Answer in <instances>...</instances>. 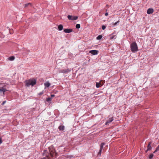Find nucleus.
Segmentation results:
<instances>
[{
    "instance_id": "f3484780",
    "label": "nucleus",
    "mask_w": 159,
    "mask_h": 159,
    "mask_svg": "<svg viewBox=\"0 0 159 159\" xmlns=\"http://www.w3.org/2000/svg\"><path fill=\"white\" fill-rule=\"evenodd\" d=\"M105 144V143H102L100 145V149L102 150L103 148V146Z\"/></svg>"
},
{
    "instance_id": "f257e3e1",
    "label": "nucleus",
    "mask_w": 159,
    "mask_h": 159,
    "mask_svg": "<svg viewBox=\"0 0 159 159\" xmlns=\"http://www.w3.org/2000/svg\"><path fill=\"white\" fill-rule=\"evenodd\" d=\"M49 152L47 150H44L43 153V156H45L48 159H51L49 156L50 155L51 158H53L57 157V153L56 152L55 149L52 146H50L48 148Z\"/></svg>"
},
{
    "instance_id": "0eeeda50",
    "label": "nucleus",
    "mask_w": 159,
    "mask_h": 159,
    "mask_svg": "<svg viewBox=\"0 0 159 159\" xmlns=\"http://www.w3.org/2000/svg\"><path fill=\"white\" fill-rule=\"evenodd\" d=\"M154 11L153 9L152 8H149L147 11V13L148 14H152Z\"/></svg>"
},
{
    "instance_id": "c756f323",
    "label": "nucleus",
    "mask_w": 159,
    "mask_h": 159,
    "mask_svg": "<svg viewBox=\"0 0 159 159\" xmlns=\"http://www.w3.org/2000/svg\"><path fill=\"white\" fill-rule=\"evenodd\" d=\"M6 101H3L2 104V105H3L6 103Z\"/></svg>"
},
{
    "instance_id": "6e6552de",
    "label": "nucleus",
    "mask_w": 159,
    "mask_h": 159,
    "mask_svg": "<svg viewBox=\"0 0 159 159\" xmlns=\"http://www.w3.org/2000/svg\"><path fill=\"white\" fill-rule=\"evenodd\" d=\"M151 142H149L148 143V147H147V150L146 151V152H147L148 151L150 150H151L152 149V147L151 146Z\"/></svg>"
},
{
    "instance_id": "cd10ccee",
    "label": "nucleus",
    "mask_w": 159,
    "mask_h": 159,
    "mask_svg": "<svg viewBox=\"0 0 159 159\" xmlns=\"http://www.w3.org/2000/svg\"><path fill=\"white\" fill-rule=\"evenodd\" d=\"M43 93V91H42L40 92L39 93V96H41L42 95Z\"/></svg>"
},
{
    "instance_id": "f8f14e48",
    "label": "nucleus",
    "mask_w": 159,
    "mask_h": 159,
    "mask_svg": "<svg viewBox=\"0 0 159 159\" xmlns=\"http://www.w3.org/2000/svg\"><path fill=\"white\" fill-rule=\"evenodd\" d=\"M58 129L60 131L64 130L65 129V126L64 125H60L59 126Z\"/></svg>"
},
{
    "instance_id": "393cba45",
    "label": "nucleus",
    "mask_w": 159,
    "mask_h": 159,
    "mask_svg": "<svg viewBox=\"0 0 159 159\" xmlns=\"http://www.w3.org/2000/svg\"><path fill=\"white\" fill-rule=\"evenodd\" d=\"M29 5H31V4L30 3H28L26 4H25L24 6V7H27Z\"/></svg>"
},
{
    "instance_id": "4468645a",
    "label": "nucleus",
    "mask_w": 159,
    "mask_h": 159,
    "mask_svg": "<svg viewBox=\"0 0 159 159\" xmlns=\"http://www.w3.org/2000/svg\"><path fill=\"white\" fill-rule=\"evenodd\" d=\"M63 26L62 25H60L58 27V28L59 31H61L62 30Z\"/></svg>"
},
{
    "instance_id": "7ed1b4c3",
    "label": "nucleus",
    "mask_w": 159,
    "mask_h": 159,
    "mask_svg": "<svg viewBox=\"0 0 159 159\" xmlns=\"http://www.w3.org/2000/svg\"><path fill=\"white\" fill-rule=\"evenodd\" d=\"M67 18L69 20H76L78 19V16L68 15L67 16Z\"/></svg>"
},
{
    "instance_id": "2f4dec72",
    "label": "nucleus",
    "mask_w": 159,
    "mask_h": 159,
    "mask_svg": "<svg viewBox=\"0 0 159 159\" xmlns=\"http://www.w3.org/2000/svg\"><path fill=\"white\" fill-rule=\"evenodd\" d=\"M55 97V95L54 94H52L51 95V97L52 98H53Z\"/></svg>"
},
{
    "instance_id": "b1692460",
    "label": "nucleus",
    "mask_w": 159,
    "mask_h": 159,
    "mask_svg": "<svg viewBox=\"0 0 159 159\" xmlns=\"http://www.w3.org/2000/svg\"><path fill=\"white\" fill-rule=\"evenodd\" d=\"M102 150L100 149L99 152L98 153V156H100L101 154Z\"/></svg>"
},
{
    "instance_id": "a211bd4d",
    "label": "nucleus",
    "mask_w": 159,
    "mask_h": 159,
    "mask_svg": "<svg viewBox=\"0 0 159 159\" xmlns=\"http://www.w3.org/2000/svg\"><path fill=\"white\" fill-rule=\"evenodd\" d=\"M159 151V145L157 146V147L156 149L155 150V151L153 152V153H155Z\"/></svg>"
},
{
    "instance_id": "4be33fe9",
    "label": "nucleus",
    "mask_w": 159,
    "mask_h": 159,
    "mask_svg": "<svg viewBox=\"0 0 159 159\" xmlns=\"http://www.w3.org/2000/svg\"><path fill=\"white\" fill-rule=\"evenodd\" d=\"M100 84L99 83H96V87L97 88H98L100 87Z\"/></svg>"
},
{
    "instance_id": "9b49d317",
    "label": "nucleus",
    "mask_w": 159,
    "mask_h": 159,
    "mask_svg": "<svg viewBox=\"0 0 159 159\" xmlns=\"http://www.w3.org/2000/svg\"><path fill=\"white\" fill-rule=\"evenodd\" d=\"M25 85L27 87H29L31 85L30 80L25 81Z\"/></svg>"
},
{
    "instance_id": "5701e85b",
    "label": "nucleus",
    "mask_w": 159,
    "mask_h": 159,
    "mask_svg": "<svg viewBox=\"0 0 159 159\" xmlns=\"http://www.w3.org/2000/svg\"><path fill=\"white\" fill-rule=\"evenodd\" d=\"M75 27L77 29H79L80 27V24H77L76 25Z\"/></svg>"
},
{
    "instance_id": "f704fd0d",
    "label": "nucleus",
    "mask_w": 159,
    "mask_h": 159,
    "mask_svg": "<svg viewBox=\"0 0 159 159\" xmlns=\"http://www.w3.org/2000/svg\"><path fill=\"white\" fill-rule=\"evenodd\" d=\"M106 7H109V6L108 5H106Z\"/></svg>"
},
{
    "instance_id": "412c9836",
    "label": "nucleus",
    "mask_w": 159,
    "mask_h": 159,
    "mask_svg": "<svg viewBox=\"0 0 159 159\" xmlns=\"http://www.w3.org/2000/svg\"><path fill=\"white\" fill-rule=\"evenodd\" d=\"M154 155L153 154H151L149 155L148 159H152Z\"/></svg>"
},
{
    "instance_id": "7c9ffc66",
    "label": "nucleus",
    "mask_w": 159,
    "mask_h": 159,
    "mask_svg": "<svg viewBox=\"0 0 159 159\" xmlns=\"http://www.w3.org/2000/svg\"><path fill=\"white\" fill-rule=\"evenodd\" d=\"M2 143V141L1 138H0V144H1Z\"/></svg>"
},
{
    "instance_id": "9d476101",
    "label": "nucleus",
    "mask_w": 159,
    "mask_h": 159,
    "mask_svg": "<svg viewBox=\"0 0 159 159\" xmlns=\"http://www.w3.org/2000/svg\"><path fill=\"white\" fill-rule=\"evenodd\" d=\"M64 31L66 33H70L72 32L73 30L72 29H65Z\"/></svg>"
},
{
    "instance_id": "72a5a7b5",
    "label": "nucleus",
    "mask_w": 159,
    "mask_h": 159,
    "mask_svg": "<svg viewBox=\"0 0 159 159\" xmlns=\"http://www.w3.org/2000/svg\"><path fill=\"white\" fill-rule=\"evenodd\" d=\"M40 159H46V158L45 157H44L42 158H41Z\"/></svg>"
},
{
    "instance_id": "c85d7f7f",
    "label": "nucleus",
    "mask_w": 159,
    "mask_h": 159,
    "mask_svg": "<svg viewBox=\"0 0 159 159\" xmlns=\"http://www.w3.org/2000/svg\"><path fill=\"white\" fill-rule=\"evenodd\" d=\"M106 28V27L104 25H102V29L103 30H105Z\"/></svg>"
},
{
    "instance_id": "a878e982",
    "label": "nucleus",
    "mask_w": 159,
    "mask_h": 159,
    "mask_svg": "<svg viewBox=\"0 0 159 159\" xmlns=\"http://www.w3.org/2000/svg\"><path fill=\"white\" fill-rule=\"evenodd\" d=\"M119 21H117L116 22L113 23V25L114 26L116 25H117L119 23Z\"/></svg>"
},
{
    "instance_id": "f03ea898",
    "label": "nucleus",
    "mask_w": 159,
    "mask_h": 159,
    "mask_svg": "<svg viewBox=\"0 0 159 159\" xmlns=\"http://www.w3.org/2000/svg\"><path fill=\"white\" fill-rule=\"evenodd\" d=\"M131 51L134 52H135L138 51V47L136 43L134 42L132 43L130 46Z\"/></svg>"
},
{
    "instance_id": "39448f33",
    "label": "nucleus",
    "mask_w": 159,
    "mask_h": 159,
    "mask_svg": "<svg viewBox=\"0 0 159 159\" xmlns=\"http://www.w3.org/2000/svg\"><path fill=\"white\" fill-rule=\"evenodd\" d=\"M113 120L114 118L113 117L109 118L108 120H107L105 124V125H109V124L111 123Z\"/></svg>"
},
{
    "instance_id": "20e7f679",
    "label": "nucleus",
    "mask_w": 159,
    "mask_h": 159,
    "mask_svg": "<svg viewBox=\"0 0 159 159\" xmlns=\"http://www.w3.org/2000/svg\"><path fill=\"white\" fill-rule=\"evenodd\" d=\"M71 71V70L67 69H61L59 70V73H63L66 74L68 73Z\"/></svg>"
},
{
    "instance_id": "aec40b11",
    "label": "nucleus",
    "mask_w": 159,
    "mask_h": 159,
    "mask_svg": "<svg viewBox=\"0 0 159 159\" xmlns=\"http://www.w3.org/2000/svg\"><path fill=\"white\" fill-rule=\"evenodd\" d=\"M9 59L10 61H13L15 59V57L13 56L9 58Z\"/></svg>"
},
{
    "instance_id": "423d86ee",
    "label": "nucleus",
    "mask_w": 159,
    "mask_h": 159,
    "mask_svg": "<svg viewBox=\"0 0 159 159\" xmlns=\"http://www.w3.org/2000/svg\"><path fill=\"white\" fill-rule=\"evenodd\" d=\"M98 51L96 50H92L90 51L89 53L93 55H96L98 54Z\"/></svg>"
},
{
    "instance_id": "2eb2a0df",
    "label": "nucleus",
    "mask_w": 159,
    "mask_h": 159,
    "mask_svg": "<svg viewBox=\"0 0 159 159\" xmlns=\"http://www.w3.org/2000/svg\"><path fill=\"white\" fill-rule=\"evenodd\" d=\"M50 85V84L48 82H46L44 83V86L45 87H49Z\"/></svg>"
},
{
    "instance_id": "ddd939ff",
    "label": "nucleus",
    "mask_w": 159,
    "mask_h": 159,
    "mask_svg": "<svg viewBox=\"0 0 159 159\" xmlns=\"http://www.w3.org/2000/svg\"><path fill=\"white\" fill-rule=\"evenodd\" d=\"M7 91L6 89L3 87H2L0 88V92H3V94H4V93L5 92Z\"/></svg>"
},
{
    "instance_id": "bb28decb",
    "label": "nucleus",
    "mask_w": 159,
    "mask_h": 159,
    "mask_svg": "<svg viewBox=\"0 0 159 159\" xmlns=\"http://www.w3.org/2000/svg\"><path fill=\"white\" fill-rule=\"evenodd\" d=\"M52 99L50 98H48L46 99V101L47 102H50L51 100Z\"/></svg>"
},
{
    "instance_id": "1a4fd4ad",
    "label": "nucleus",
    "mask_w": 159,
    "mask_h": 159,
    "mask_svg": "<svg viewBox=\"0 0 159 159\" xmlns=\"http://www.w3.org/2000/svg\"><path fill=\"white\" fill-rule=\"evenodd\" d=\"M31 85L33 86L36 84V80L35 79L30 80Z\"/></svg>"
},
{
    "instance_id": "473e14b6",
    "label": "nucleus",
    "mask_w": 159,
    "mask_h": 159,
    "mask_svg": "<svg viewBox=\"0 0 159 159\" xmlns=\"http://www.w3.org/2000/svg\"><path fill=\"white\" fill-rule=\"evenodd\" d=\"M105 15L106 16H108V13H107V12H106V13H105Z\"/></svg>"
},
{
    "instance_id": "6ab92c4d",
    "label": "nucleus",
    "mask_w": 159,
    "mask_h": 159,
    "mask_svg": "<svg viewBox=\"0 0 159 159\" xmlns=\"http://www.w3.org/2000/svg\"><path fill=\"white\" fill-rule=\"evenodd\" d=\"M102 37V36L101 35H99L97 37V40H100L101 39Z\"/></svg>"
},
{
    "instance_id": "dca6fc26",
    "label": "nucleus",
    "mask_w": 159,
    "mask_h": 159,
    "mask_svg": "<svg viewBox=\"0 0 159 159\" xmlns=\"http://www.w3.org/2000/svg\"><path fill=\"white\" fill-rule=\"evenodd\" d=\"M110 39L111 40H112L113 39H115L116 38V35H112L111 34L110 35Z\"/></svg>"
},
{
    "instance_id": "c9c22d12",
    "label": "nucleus",
    "mask_w": 159,
    "mask_h": 159,
    "mask_svg": "<svg viewBox=\"0 0 159 159\" xmlns=\"http://www.w3.org/2000/svg\"><path fill=\"white\" fill-rule=\"evenodd\" d=\"M10 34H11V32H10Z\"/></svg>"
}]
</instances>
